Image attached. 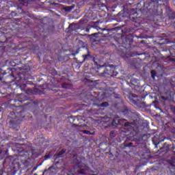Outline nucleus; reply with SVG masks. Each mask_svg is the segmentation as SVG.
I'll return each mask as SVG.
<instances>
[{"instance_id":"7","label":"nucleus","mask_w":175,"mask_h":175,"mask_svg":"<svg viewBox=\"0 0 175 175\" xmlns=\"http://www.w3.org/2000/svg\"><path fill=\"white\" fill-rule=\"evenodd\" d=\"M22 2H24V1H27V0H21Z\"/></svg>"},{"instance_id":"1","label":"nucleus","mask_w":175,"mask_h":175,"mask_svg":"<svg viewBox=\"0 0 175 175\" xmlns=\"http://www.w3.org/2000/svg\"><path fill=\"white\" fill-rule=\"evenodd\" d=\"M151 75H152V79H155V71L154 70L151 71Z\"/></svg>"},{"instance_id":"3","label":"nucleus","mask_w":175,"mask_h":175,"mask_svg":"<svg viewBox=\"0 0 175 175\" xmlns=\"http://www.w3.org/2000/svg\"><path fill=\"white\" fill-rule=\"evenodd\" d=\"M65 150H62V151L59 152L58 155H62V154H65Z\"/></svg>"},{"instance_id":"4","label":"nucleus","mask_w":175,"mask_h":175,"mask_svg":"<svg viewBox=\"0 0 175 175\" xmlns=\"http://www.w3.org/2000/svg\"><path fill=\"white\" fill-rule=\"evenodd\" d=\"M83 133H86V135H88L90 133V131H83Z\"/></svg>"},{"instance_id":"2","label":"nucleus","mask_w":175,"mask_h":175,"mask_svg":"<svg viewBox=\"0 0 175 175\" xmlns=\"http://www.w3.org/2000/svg\"><path fill=\"white\" fill-rule=\"evenodd\" d=\"M109 104L107 103H103L102 104H101V107H106V106H107Z\"/></svg>"},{"instance_id":"6","label":"nucleus","mask_w":175,"mask_h":175,"mask_svg":"<svg viewBox=\"0 0 175 175\" xmlns=\"http://www.w3.org/2000/svg\"><path fill=\"white\" fill-rule=\"evenodd\" d=\"M114 122H116V120H113V121L112 122V124H114Z\"/></svg>"},{"instance_id":"5","label":"nucleus","mask_w":175,"mask_h":175,"mask_svg":"<svg viewBox=\"0 0 175 175\" xmlns=\"http://www.w3.org/2000/svg\"><path fill=\"white\" fill-rule=\"evenodd\" d=\"M172 111H174V114H175V107L172 108Z\"/></svg>"}]
</instances>
